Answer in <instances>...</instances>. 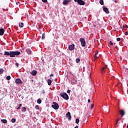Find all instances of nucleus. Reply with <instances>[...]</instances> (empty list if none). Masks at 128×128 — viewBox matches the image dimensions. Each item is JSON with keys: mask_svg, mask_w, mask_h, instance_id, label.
Masks as SVG:
<instances>
[{"mask_svg": "<svg viewBox=\"0 0 128 128\" xmlns=\"http://www.w3.org/2000/svg\"><path fill=\"white\" fill-rule=\"evenodd\" d=\"M20 52L19 51H11V58H15L16 56H20Z\"/></svg>", "mask_w": 128, "mask_h": 128, "instance_id": "obj_1", "label": "nucleus"}, {"mask_svg": "<svg viewBox=\"0 0 128 128\" xmlns=\"http://www.w3.org/2000/svg\"><path fill=\"white\" fill-rule=\"evenodd\" d=\"M60 96L64 98V100H68V95L66 94V92H62L60 94Z\"/></svg>", "mask_w": 128, "mask_h": 128, "instance_id": "obj_2", "label": "nucleus"}, {"mask_svg": "<svg viewBox=\"0 0 128 128\" xmlns=\"http://www.w3.org/2000/svg\"><path fill=\"white\" fill-rule=\"evenodd\" d=\"M52 107L54 108V110H58L60 106H58V104L56 102H53L52 104Z\"/></svg>", "mask_w": 128, "mask_h": 128, "instance_id": "obj_3", "label": "nucleus"}, {"mask_svg": "<svg viewBox=\"0 0 128 128\" xmlns=\"http://www.w3.org/2000/svg\"><path fill=\"white\" fill-rule=\"evenodd\" d=\"M80 40L81 42V45L84 47L86 46V40H84V38H80Z\"/></svg>", "mask_w": 128, "mask_h": 128, "instance_id": "obj_4", "label": "nucleus"}, {"mask_svg": "<svg viewBox=\"0 0 128 128\" xmlns=\"http://www.w3.org/2000/svg\"><path fill=\"white\" fill-rule=\"evenodd\" d=\"M103 10L104 12L106 14H110V11L108 10V8L106 6H102Z\"/></svg>", "mask_w": 128, "mask_h": 128, "instance_id": "obj_5", "label": "nucleus"}, {"mask_svg": "<svg viewBox=\"0 0 128 128\" xmlns=\"http://www.w3.org/2000/svg\"><path fill=\"white\" fill-rule=\"evenodd\" d=\"M15 82L17 84H22V81L20 78H17Z\"/></svg>", "mask_w": 128, "mask_h": 128, "instance_id": "obj_6", "label": "nucleus"}, {"mask_svg": "<svg viewBox=\"0 0 128 128\" xmlns=\"http://www.w3.org/2000/svg\"><path fill=\"white\" fill-rule=\"evenodd\" d=\"M78 4L80 6H84V4H86V2L82 0H78Z\"/></svg>", "mask_w": 128, "mask_h": 128, "instance_id": "obj_7", "label": "nucleus"}, {"mask_svg": "<svg viewBox=\"0 0 128 128\" xmlns=\"http://www.w3.org/2000/svg\"><path fill=\"white\" fill-rule=\"evenodd\" d=\"M66 117L68 120H72V116L70 115V112H68L66 114Z\"/></svg>", "mask_w": 128, "mask_h": 128, "instance_id": "obj_8", "label": "nucleus"}, {"mask_svg": "<svg viewBox=\"0 0 128 128\" xmlns=\"http://www.w3.org/2000/svg\"><path fill=\"white\" fill-rule=\"evenodd\" d=\"M68 49L70 50H74V44L69 46Z\"/></svg>", "mask_w": 128, "mask_h": 128, "instance_id": "obj_9", "label": "nucleus"}, {"mask_svg": "<svg viewBox=\"0 0 128 128\" xmlns=\"http://www.w3.org/2000/svg\"><path fill=\"white\" fill-rule=\"evenodd\" d=\"M11 54H12V51L10 52H5L4 54V56H10V58H11Z\"/></svg>", "mask_w": 128, "mask_h": 128, "instance_id": "obj_10", "label": "nucleus"}, {"mask_svg": "<svg viewBox=\"0 0 128 128\" xmlns=\"http://www.w3.org/2000/svg\"><path fill=\"white\" fill-rule=\"evenodd\" d=\"M120 114L122 118L123 116H124V114H126V112L124 110H122L120 111Z\"/></svg>", "mask_w": 128, "mask_h": 128, "instance_id": "obj_11", "label": "nucleus"}, {"mask_svg": "<svg viewBox=\"0 0 128 128\" xmlns=\"http://www.w3.org/2000/svg\"><path fill=\"white\" fill-rule=\"evenodd\" d=\"M32 76H36V74H38V72L36 70H33L32 72H30Z\"/></svg>", "mask_w": 128, "mask_h": 128, "instance_id": "obj_12", "label": "nucleus"}, {"mask_svg": "<svg viewBox=\"0 0 128 128\" xmlns=\"http://www.w3.org/2000/svg\"><path fill=\"white\" fill-rule=\"evenodd\" d=\"M4 29L0 28V36H4Z\"/></svg>", "mask_w": 128, "mask_h": 128, "instance_id": "obj_13", "label": "nucleus"}, {"mask_svg": "<svg viewBox=\"0 0 128 128\" xmlns=\"http://www.w3.org/2000/svg\"><path fill=\"white\" fill-rule=\"evenodd\" d=\"M26 52L27 54H32V50H30V48H27L26 50Z\"/></svg>", "mask_w": 128, "mask_h": 128, "instance_id": "obj_14", "label": "nucleus"}, {"mask_svg": "<svg viewBox=\"0 0 128 128\" xmlns=\"http://www.w3.org/2000/svg\"><path fill=\"white\" fill-rule=\"evenodd\" d=\"M70 0H64L62 4H64V5H66V4H68V3L70 2Z\"/></svg>", "mask_w": 128, "mask_h": 128, "instance_id": "obj_15", "label": "nucleus"}, {"mask_svg": "<svg viewBox=\"0 0 128 128\" xmlns=\"http://www.w3.org/2000/svg\"><path fill=\"white\" fill-rule=\"evenodd\" d=\"M106 68L103 67L102 69H101V72L102 74H104V72H106Z\"/></svg>", "mask_w": 128, "mask_h": 128, "instance_id": "obj_16", "label": "nucleus"}, {"mask_svg": "<svg viewBox=\"0 0 128 128\" xmlns=\"http://www.w3.org/2000/svg\"><path fill=\"white\" fill-rule=\"evenodd\" d=\"M2 122H3V124H8V120L6 119H3L1 120Z\"/></svg>", "mask_w": 128, "mask_h": 128, "instance_id": "obj_17", "label": "nucleus"}, {"mask_svg": "<svg viewBox=\"0 0 128 128\" xmlns=\"http://www.w3.org/2000/svg\"><path fill=\"white\" fill-rule=\"evenodd\" d=\"M52 82L50 80L48 79V86H50L52 84Z\"/></svg>", "mask_w": 128, "mask_h": 128, "instance_id": "obj_18", "label": "nucleus"}, {"mask_svg": "<svg viewBox=\"0 0 128 128\" xmlns=\"http://www.w3.org/2000/svg\"><path fill=\"white\" fill-rule=\"evenodd\" d=\"M4 69L0 68V74H4Z\"/></svg>", "mask_w": 128, "mask_h": 128, "instance_id": "obj_19", "label": "nucleus"}, {"mask_svg": "<svg viewBox=\"0 0 128 128\" xmlns=\"http://www.w3.org/2000/svg\"><path fill=\"white\" fill-rule=\"evenodd\" d=\"M100 4L102 6H104V0H100Z\"/></svg>", "mask_w": 128, "mask_h": 128, "instance_id": "obj_20", "label": "nucleus"}, {"mask_svg": "<svg viewBox=\"0 0 128 128\" xmlns=\"http://www.w3.org/2000/svg\"><path fill=\"white\" fill-rule=\"evenodd\" d=\"M76 62L77 64H78V62H80V59L77 58L76 60Z\"/></svg>", "mask_w": 128, "mask_h": 128, "instance_id": "obj_21", "label": "nucleus"}, {"mask_svg": "<svg viewBox=\"0 0 128 128\" xmlns=\"http://www.w3.org/2000/svg\"><path fill=\"white\" fill-rule=\"evenodd\" d=\"M37 102L38 104H42V100L40 99H38L37 100Z\"/></svg>", "mask_w": 128, "mask_h": 128, "instance_id": "obj_22", "label": "nucleus"}, {"mask_svg": "<svg viewBox=\"0 0 128 128\" xmlns=\"http://www.w3.org/2000/svg\"><path fill=\"white\" fill-rule=\"evenodd\" d=\"M20 28H24V23L21 22L19 24Z\"/></svg>", "mask_w": 128, "mask_h": 128, "instance_id": "obj_23", "label": "nucleus"}, {"mask_svg": "<svg viewBox=\"0 0 128 128\" xmlns=\"http://www.w3.org/2000/svg\"><path fill=\"white\" fill-rule=\"evenodd\" d=\"M26 107H23L22 110V112H26Z\"/></svg>", "mask_w": 128, "mask_h": 128, "instance_id": "obj_24", "label": "nucleus"}, {"mask_svg": "<svg viewBox=\"0 0 128 128\" xmlns=\"http://www.w3.org/2000/svg\"><path fill=\"white\" fill-rule=\"evenodd\" d=\"M98 52H96L95 54H94V58H98V56H96V55L98 54Z\"/></svg>", "mask_w": 128, "mask_h": 128, "instance_id": "obj_25", "label": "nucleus"}, {"mask_svg": "<svg viewBox=\"0 0 128 128\" xmlns=\"http://www.w3.org/2000/svg\"><path fill=\"white\" fill-rule=\"evenodd\" d=\"M78 122H80V119H78V118H76V124H78Z\"/></svg>", "mask_w": 128, "mask_h": 128, "instance_id": "obj_26", "label": "nucleus"}, {"mask_svg": "<svg viewBox=\"0 0 128 128\" xmlns=\"http://www.w3.org/2000/svg\"><path fill=\"white\" fill-rule=\"evenodd\" d=\"M128 26H123V29L124 30H128Z\"/></svg>", "mask_w": 128, "mask_h": 128, "instance_id": "obj_27", "label": "nucleus"}, {"mask_svg": "<svg viewBox=\"0 0 128 128\" xmlns=\"http://www.w3.org/2000/svg\"><path fill=\"white\" fill-rule=\"evenodd\" d=\"M6 79L7 80H10V76H6Z\"/></svg>", "mask_w": 128, "mask_h": 128, "instance_id": "obj_28", "label": "nucleus"}, {"mask_svg": "<svg viewBox=\"0 0 128 128\" xmlns=\"http://www.w3.org/2000/svg\"><path fill=\"white\" fill-rule=\"evenodd\" d=\"M11 121H12V122H16V119L12 118V119Z\"/></svg>", "mask_w": 128, "mask_h": 128, "instance_id": "obj_29", "label": "nucleus"}, {"mask_svg": "<svg viewBox=\"0 0 128 128\" xmlns=\"http://www.w3.org/2000/svg\"><path fill=\"white\" fill-rule=\"evenodd\" d=\"M44 38H45L44 34H42V40H44Z\"/></svg>", "mask_w": 128, "mask_h": 128, "instance_id": "obj_30", "label": "nucleus"}, {"mask_svg": "<svg viewBox=\"0 0 128 128\" xmlns=\"http://www.w3.org/2000/svg\"><path fill=\"white\" fill-rule=\"evenodd\" d=\"M35 108L36 110H40V107L38 106V105H36V106H35Z\"/></svg>", "mask_w": 128, "mask_h": 128, "instance_id": "obj_31", "label": "nucleus"}, {"mask_svg": "<svg viewBox=\"0 0 128 128\" xmlns=\"http://www.w3.org/2000/svg\"><path fill=\"white\" fill-rule=\"evenodd\" d=\"M22 104H19L18 107L17 108V110H20V107L22 106Z\"/></svg>", "mask_w": 128, "mask_h": 128, "instance_id": "obj_32", "label": "nucleus"}, {"mask_svg": "<svg viewBox=\"0 0 128 128\" xmlns=\"http://www.w3.org/2000/svg\"><path fill=\"white\" fill-rule=\"evenodd\" d=\"M109 44L110 46H114V42H112V41H110Z\"/></svg>", "mask_w": 128, "mask_h": 128, "instance_id": "obj_33", "label": "nucleus"}, {"mask_svg": "<svg viewBox=\"0 0 128 128\" xmlns=\"http://www.w3.org/2000/svg\"><path fill=\"white\" fill-rule=\"evenodd\" d=\"M94 106V104H92L91 107H90V110H92V108H93Z\"/></svg>", "mask_w": 128, "mask_h": 128, "instance_id": "obj_34", "label": "nucleus"}, {"mask_svg": "<svg viewBox=\"0 0 128 128\" xmlns=\"http://www.w3.org/2000/svg\"><path fill=\"white\" fill-rule=\"evenodd\" d=\"M116 40L117 42H120V38H117Z\"/></svg>", "mask_w": 128, "mask_h": 128, "instance_id": "obj_35", "label": "nucleus"}, {"mask_svg": "<svg viewBox=\"0 0 128 128\" xmlns=\"http://www.w3.org/2000/svg\"><path fill=\"white\" fill-rule=\"evenodd\" d=\"M42 2H48V0H42Z\"/></svg>", "mask_w": 128, "mask_h": 128, "instance_id": "obj_36", "label": "nucleus"}, {"mask_svg": "<svg viewBox=\"0 0 128 128\" xmlns=\"http://www.w3.org/2000/svg\"><path fill=\"white\" fill-rule=\"evenodd\" d=\"M120 120V119H118L116 122V124H118V122Z\"/></svg>", "mask_w": 128, "mask_h": 128, "instance_id": "obj_37", "label": "nucleus"}, {"mask_svg": "<svg viewBox=\"0 0 128 128\" xmlns=\"http://www.w3.org/2000/svg\"><path fill=\"white\" fill-rule=\"evenodd\" d=\"M16 66H17V68H18V66H19L18 63H16Z\"/></svg>", "mask_w": 128, "mask_h": 128, "instance_id": "obj_38", "label": "nucleus"}, {"mask_svg": "<svg viewBox=\"0 0 128 128\" xmlns=\"http://www.w3.org/2000/svg\"><path fill=\"white\" fill-rule=\"evenodd\" d=\"M70 92H71V90H67L68 94H70Z\"/></svg>", "mask_w": 128, "mask_h": 128, "instance_id": "obj_39", "label": "nucleus"}, {"mask_svg": "<svg viewBox=\"0 0 128 128\" xmlns=\"http://www.w3.org/2000/svg\"><path fill=\"white\" fill-rule=\"evenodd\" d=\"M125 34H126V36H128V32H125Z\"/></svg>", "mask_w": 128, "mask_h": 128, "instance_id": "obj_40", "label": "nucleus"}, {"mask_svg": "<svg viewBox=\"0 0 128 128\" xmlns=\"http://www.w3.org/2000/svg\"><path fill=\"white\" fill-rule=\"evenodd\" d=\"M50 76V78H52V76H54V74H51Z\"/></svg>", "mask_w": 128, "mask_h": 128, "instance_id": "obj_41", "label": "nucleus"}, {"mask_svg": "<svg viewBox=\"0 0 128 128\" xmlns=\"http://www.w3.org/2000/svg\"><path fill=\"white\" fill-rule=\"evenodd\" d=\"M42 94H46V92H44V90H43L42 92Z\"/></svg>", "mask_w": 128, "mask_h": 128, "instance_id": "obj_42", "label": "nucleus"}, {"mask_svg": "<svg viewBox=\"0 0 128 128\" xmlns=\"http://www.w3.org/2000/svg\"><path fill=\"white\" fill-rule=\"evenodd\" d=\"M74 2H78V0H74Z\"/></svg>", "mask_w": 128, "mask_h": 128, "instance_id": "obj_43", "label": "nucleus"}, {"mask_svg": "<svg viewBox=\"0 0 128 128\" xmlns=\"http://www.w3.org/2000/svg\"><path fill=\"white\" fill-rule=\"evenodd\" d=\"M104 68H105L106 69V68H108V66H104Z\"/></svg>", "mask_w": 128, "mask_h": 128, "instance_id": "obj_44", "label": "nucleus"}, {"mask_svg": "<svg viewBox=\"0 0 128 128\" xmlns=\"http://www.w3.org/2000/svg\"><path fill=\"white\" fill-rule=\"evenodd\" d=\"M88 104H90V100H88Z\"/></svg>", "mask_w": 128, "mask_h": 128, "instance_id": "obj_45", "label": "nucleus"}, {"mask_svg": "<svg viewBox=\"0 0 128 128\" xmlns=\"http://www.w3.org/2000/svg\"><path fill=\"white\" fill-rule=\"evenodd\" d=\"M114 2L116 3L118 2V0H114Z\"/></svg>", "mask_w": 128, "mask_h": 128, "instance_id": "obj_46", "label": "nucleus"}, {"mask_svg": "<svg viewBox=\"0 0 128 128\" xmlns=\"http://www.w3.org/2000/svg\"><path fill=\"white\" fill-rule=\"evenodd\" d=\"M18 4H20L18 2H16V4H17V6L18 5Z\"/></svg>", "mask_w": 128, "mask_h": 128, "instance_id": "obj_47", "label": "nucleus"}, {"mask_svg": "<svg viewBox=\"0 0 128 128\" xmlns=\"http://www.w3.org/2000/svg\"><path fill=\"white\" fill-rule=\"evenodd\" d=\"M56 80H58V79L55 78V79H54V82H56Z\"/></svg>", "mask_w": 128, "mask_h": 128, "instance_id": "obj_48", "label": "nucleus"}, {"mask_svg": "<svg viewBox=\"0 0 128 128\" xmlns=\"http://www.w3.org/2000/svg\"><path fill=\"white\" fill-rule=\"evenodd\" d=\"M74 128H78V126H76L74 127Z\"/></svg>", "mask_w": 128, "mask_h": 128, "instance_id": "obj_49", "label": "nucleus"}, {"mask_svg": "<svg viewBox=\"0 0 128 128\" xmlns=\"http://www.w3.org/2000/svg\"><path fill=\"white\" fill-rule=\"evenodd\" d=\"M39 28H40V26H39Z\"/></svg>", "mask_w": 128, "mask_h": 128, "instance_id": "obj_50", "label": "nucleus"}, {"mask_svg": "<svg viewBox=\"0 0 128 128\" xmlns=\"http://www.w3.org/2000/svg\"><path fill=\"white\" fill-rule=\"evenodd\" d=\"M69 2H70V0H69Z\"/></svg>", "mask_w": 128, "mask_h": 128, "instance_id": "obj_51", "label": "nucleus"}]
</instances>
